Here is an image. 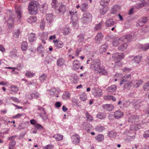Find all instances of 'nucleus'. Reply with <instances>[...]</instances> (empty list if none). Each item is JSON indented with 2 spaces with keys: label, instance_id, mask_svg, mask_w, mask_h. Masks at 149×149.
Segmentation results:
<instances>
[{
  "label": "nucleus",
  "instance_id": "obj_1",
  "mask_svg": "<svg viewBox=\"0 0 149 149\" xmlns=\"http://www.w3.org/2000/svg\"><path fill=\"white\" fill-rule=\"evenodd\" d=\"M15 12L17 15V18L18 20L20 19L21 18L22 14V8L20 6H18L16 7L15 8ZM16 16L15 17L13 15L11 16L9 18L8 20V27L9 29L12 28L14 24L13 18H16Z\"/></svg>",
  "mask_w": 149,
  "mask_h": 149
},
{
  "label": "nucleus",
  "instance_id": "obj_2",
  "mask_svg": "<svg viewBox=\"0 0 149 149\" xmlns=\"http://www.w3.org/2000/svg\"><path fill=\"white\" fill-rule=\"evenodd\" d=\"M38 3L37 1H32L29 6L28 9L29 12L31 15L36 14L38 10L37 5Z\"/></svg>",
  "mask_w": 149,
  "mask_h": 149
},
{
  "label": "nucleus",
  "instance_id": "obj_3",
  "mask_svg": "<svg viewBox=\"0 0 149 149\" xmlns=\"http://www.w3.org/2000/svg\"><path fill=\"white\" fill-rule=\"evenodd\" d=\"M77 12V11L74 12V11H69V12L71 16V18L73 25L74 26L77 27L76 28H77L78 26L77 21L78 20V18L75 13Z\"/></svg>",
  "mask_w": 149,
  "mask_h": 149
},
{
  "label": "nucleus",
  "instance_id": "obj_4",
  "mask_svg": "<svg viewBox=\"0 0 149 149\" xmlns=\"http://www.w3.org/2000/svg\"><path fill=\"white\" fill-rule=\"evenodd\" d=\"M91 17V15L89 13L83 14L81 18V21L84 24H86L89 21V19Z\"/></svg>",
  "mask_w": 149,
  "mask_h": 149
},
{
  "label": "nucleus",
  "instance_id": "obj_5",
  "mask_svg": "<svg viewBox=\"0 0 149 149\" xmlns=\"http://www.w3.org/2000/svg\"><path fill=\"white\" fill-rule=\"evenodd\" d=\"M100 63L99 60H92L91 62V68L95 70L99 69L100 67Z\"/></svg>",
  "mask_w": 149,
  "mask_h": 149
},
{
  "label": "nucleus",
  "instance_id": "obj_6",
  "mask_svg": "<svg viewBox=\"0 0 149 149\" xmlns=\"http://www.w3.org/2000/svg\"><path fill=\"white\" fill-rule=\"evenodd\" d=\"M112 58L116 61V62L120 61L124 57L123 53L121 54L119 53H116L112 55Z\"/></svg>",
  "mask_w": 149,
  "mask_h": 149
},
{
  "label": "nucleus",
  "instance_id": "obj_7",
  "mask_svg": "<svg viewBox=\"0 0 149 149\" xmlns=\"http://www.w3.org/2000/svg\"><path fill=\"white\" fill-rule=\"evenodd\" d=\"M16 137V136H13L8 138V140H10L9 145V149H14L15 146L16 142L13 139Z\"/></svg>",
  "mask_w": 149,
  "mask_h": 149
},
{
  "label": "nucleus",
  "instance_id": "obj_8",
  "mask_svg": "<svg viewBox=\"0 0 149 149\" xmlns=\"http://www.w3.org/2000/svg\"><path fill=\"white\" fill-rule=\"evenodd\" d=\"M132 38V36L129 34L122 36L120 38V40H122L123 43H127L131 41Z\"/></svg>",
  "mask_w": 149,
  "mask_h": 149
},
{
  "label": "nucleus",
  "instance_id": "obj_9",
  "mask_svg": "<svg viewBox=\"0 0 149 149\" xmlns=\"http://www.w3.org/2000/svg\"><path fill=\"white\" fill-rule=\"evenodd\" d=\"M92 93L94 96L97 97H99L102 95V91L99 88H95L92 90Z\"/></svg>",
  "mask_w": 149,
  "mask_h": 149
},
{
  "label": "nucleus",
  "instance_id": "obj_10",
  "mask_svg": "<svg viewBox=\"0 0 149 149\" xmlns=\"http://www.w3.org/2000/svg\"><path fill=\"white\" fill-rule=\"evenodd\" d=\"M104 37L103 35L101 32L98 33L95 38V42L99 44Z\"/></svg>",
  "mask_w": 149,
  "mask_h": 149
},
{
  "label": "nucleus",
  "instance_id": "obj_11",
  "mask_svg": "<svg viewBox=\"0 0 149 149\" xmlns=\"http://www.w3.org/2000/svg\"><path fill=\"white\" fill-rule=\"evenodd\" d=\"M131 76L130 74H128L124 75L120 81V85H122L124 84V83L129 81L131 79Z\"/></svg>",
  "mask_w": 149,
  "mask_h": 149
},
{
  "label": "nucleus",
  "instance_id": "obj_12",
  "mask_svg": "<svg viewBox=\"0 0 149 149\" xmlns=\"http://www.w3.org/2000/svg\"><path fill=\"white\" fill-rule=\"evenodd\" d=\"M48 93L51 95H54L57 97H58V94H59V91L57 89H56L55 88H53L51 89L50 90H48Z\"/></svg>",
  "mask_w": 149,
  "mask_h": 149
},
{
  "label": "nucleus",
  "instance_id": "obj_13",
  "mask_svg": "<svg viewBox=\"0 0 149 149\" xmlns=\"http://www.w3.org/2000/svg\"><path fill=\"white\" fill-rule=\"evenodd\" d=\"M148 20L147 17H141L138 21V25L141 26H143L146 23Z\"/></svg>",
  "mask_w": 149,
  "mask_h": 149
},
{
  "label": "nucleus",
  "instance_id": "obj_14",
  "mask_svg": "<svg viewBox=\"0 0 149 149\" xmlns=\"http://www.w3.org/2000/svg\"><path fill=\"white\" fill-rule=\"evenodd\" d=\"M82 126L83 129L86 130L88 132H89L90 130L91 129L92 125L86 122H84Z\"/></svg>",
  "mask_w": 149,
  "mask_h": 149
},
{
  "label": "nucleus",
  "instance_id": "obj_15",
  "mask_svg": "<svg viewBox=\"0 0 149 149\" xmlns=\"http://www.w3.org/2000/svg\"><path fill=\"white\" fill-rule=\"evenodd\" d=\"M72 142L75 144H78L80 142V136L78 135L75 134L73 135L72 137Z\"/></svg>",
  "mask_w": 149,
  "mask_h": 149
},
{
  "label": "nucleus",
  "instance_id": "obj_16",
  "mask_svg": "<svg viewBox=\"0 0 149 149\" xmlns=\"http://www.w3.org/2000/svg\"><path fill=\"white\" fill-rule=\"evenodd\" d=\"M116 24V22L113 21V19L110 18L108 19L106 22V26L108 27L113 26Z\"/></svg>",
  "mask_w": 149,
  "mask_h": 149
},
{
  "label": "nucleus",
  "instance_id": "obj_17",
  "mask_svg": "<svg viewBox=\"0 0 149 149\" xmlns=\"http://www.w3.org/2000/svg\"><path fill=\"white\" fill-rule=\"evenodd\" d=\"M55 18V16L52 14H49L46 15V20L48 23L50 24L53 21L54 19Z\"/></svg>",
  "mask_w": 149,
  "mask_h": 149
},
{
  "label": "nucleus",
  "instance_id": "obj_18",
  "mask_svg": "<svg viewBox=\"0 0 149 149\" xmlns=\"http://www.w3.org/2000/svg\"><path fill=\"white\" fill-rule=\"evenodd\" d=\"M103 108L105 110L110 111H112L114 109L113 106L111 104H105L102 105Z\"/></svg>",
  "mask_w": 149,
  "mask_h": 149
},
{
  "label": "nucleus",
  "instance_id": "obj_19",
  "mask_svg": "<svg viewBox=\"0 0 149 149\" xmlns=\"http://www.w3.org/2000/svg\"><path fill=\"white\" fill-rule=\"evenodd\" d=\"M120 10V7L118 5H116L112 7L111 13L116 14L117 12L119 11Z\"/></svg>",
  "mask_w": 149,
  "mask_h": 149
},
{
  "label": "nucleus",
  "instance_id": "obj_20",
  "mask_svg": "<svg viewBox=\"0 0 149 149\" xmlns=\"http://www.w3.org/2000/svg\"><path fill=\"white\" fill-rule=\"evenodd\" d=\"M123 115V113L120 110L116 111L114 113V117L116 119L121 118Z\"/></svg>",
  "mask_w": 149,
  "mask_h": 149
},
{
  "label": "nucleus",
  "instance_id": "obj_21",
  "mask_svg": "<svg viewBox=\"0 0 149 149\" xmlns=\"http://www.w3.org/2000/svg\"><path fill=\"white\" fill-rule=\"evenodd\" d=\"M65 62V61L63 58H60L57 60L56 64L58 66L61 67L64 64Z\"/></svg>",
  "mask_w": 149,
  "mask_h": 149
},
{
  "label": "nucleus",
  "instance_id": "obj_22",
  "mask_svg": "<svg viewBox=\"0 0 149 149\" xmlns=\"http://www.w3.org/2000/svg\"><path fill=\"white\" fill-rule=\"evenodd\" d=\"M28 39L30 42H33L36 39V35L34 33H31Z\"/></svg>",
  "mask_w": 149,
  "mask_h": 149
},
{
  "label": "nucleus",
  "instance_id": "obj_23",
  "mask_svg": "<svg viewBox=\"0 0 149 149\" xmlns=\"http://www.w3.org/2000/svg\"><path fill=\"white\" fill-rule=\"evenodd\" d=\"M122 43L123 44L119 46L118 48V50L120 51H124L125 50L128 46L127 43L123 42Z\"/></svg>",
  "mask_w": 149,
  "mask_h": 149
},
{
  "label": "nucleus",
  "instance_id": "obj_24",
  "mask_svg": "<svg viewBox=\"0 0 149 149\" xmlns=\"http://www.w3.org/2000/svg\"><path fill=\"white\" fill-rule=\"evenodd\" d=\"M66 10V6L63 4L61 5L58 10L59 12L61 14H63L65 12Z\"/></svg>",
  "mask_w": 149,
  "mask_h": 149
},
{
  "label": "nucleus",
  "instance_id": "obj_25",
  "mask_svg": "<svg viewBox=\"0 0 149 149\" xmlns=\"http://www.w3.org/2000/svg\"><path fill=\"white\" fill-rule=\"evenodd\" d=\"M123 42L122 40H120V38H117L115 40L113 41L112 44L113 46L116 47L118 46L119 44Z\"/></svg>",
  "mask_w": 149,
  "mask_h": 149
},
{
  "label": "nucleus",
  "instance_id": "obj_26",
  "mask_svg": "<svg viewBox=\"0 0 149 149\" xmlns=\"http://www.w3.org/2000/svg\"><path fill=\"white\" fill-rule=\"evenodd\" d=\"M142 57L141 55H138L136 56L132 60V61L135 63H139L141 61V59Z\"/></svg>",
  "mask_w": 149,
  "mask_h": 149
},
{
  "label": "nucleus",
  "instance_id": "obj_27",
  "mask_svg": "<svg viewBox=\"0 0 149 149\" xmlns=\"http://www.w3.org/2000/svg\"><path fill=\"white\" fill-rule=\"evenodd\" d=\"M80 63L78 61H74L73 63V69L75 70H77L79 68Z\"/></svg>",
  "mask_w": 149,
  "mask_h": 149
},
{
  "label": "nucleus",
  "instance_id": "obj_28",
  "mask_svg": "<svg viewBox=\"0 0 149 149\" xmlns=\"http://www.w3.org/2000/svg\"><path fill=\"white\" fill-rule=\"evenodd\" d=\"M123 84L124 85V89H129L132 86V83L131 81H127L125 83H124V84Z\"/></svg>",
  "mask_w": 149,
  "mask_h": 149
},
{
  "label": "nucleus",
  "instance_id": "obj_29",
  "mask_svg": "<svg viewBox=\"0 0 149 149\" xmlns=\"http://www.w3.org/2000/svg\"><path fill=\"white\" fill-rule=\"evenodd\" d=\"M107 45L106 44L102 45L99 49L100 52L102 53L105 52L107 50Z\"/></svg>",
  "mask_w": 149,
  "mask_h": 149
},
{
  "label": "nucleus",
  "instance_id": "obj_30",
  "mask_svg": "<svg viewBox=\"0 0 149 149\" xmlns=\"http://www.w3.org/2000/svg\"><path fill=\"white\" fill-rule=\"evenodd\" d=\"M117 86L115 85H112L109 87L107 89V91L109 92H113L116 90Z\"/></svg>",
  "mask_w": 149,
  "mask_h": 149
},
{
  "label": "nucleus",
  "instance_id": "obj_31",
  "mask_svg": "<svg viewBox=\"0 0 149 149\" xmlns=\"http://www.w3.org/2000/svg\"><path fill=\"white\" fill-rule=\"evenodd\" d=\"M143 81L141 79H140L137 80L134 84L133 86L134 88H138L143 83Z\"/></svg>",
  "mask_w": 149,
  "mask_h": 149
},
{
  "label": "nucleus",
  "instance_id": "obj_32",
  "mask_svg": "<svg viewBox=\"0 0 149 149\" xmlns=\"http://www.w3.org/2000/svg\"><path fill=\"white\" fill-rule=\"evenodd\" d=\"M98 72L100 74H102L107 75V72L105 70L104 68H103L100 67L99 69L97 70Z\"/></svg>",
  "mask_w": 149,
  "mask_h": 149
},
{
  "label": "nucleus",
  "instance_id": "obj_33",
  "mask_svg": "<svg viewBox=\"0 0 149 149\" xmlns=\"http://www.w3.org/2000/svg\"><path fill=\"white\" fill-rule=\"evenodd\" d=\"M37 20V18L36 17L32 16L30 17L28 19L27 21L29 23H31L35 22Z\"/></svg>",
  "mask_w": 149,
  "mask_h": 149
},
{
  "label": "nucleus",
  "instance_id": "obj_34",
  "mask_svg": "<svg viewBox=\"0 0 149 149\" xmlns=\"http://www.w3.org/2000/svg\"><path fill=\"white\" fill-rule=\"evenodd\" d=\"M80 8L82 11H85L88 8V5L85 3H82L80 6Z\"/></svg>",
  "mask_w": 149,
  "mask_h": 149
},
{
  "label": "nucleus",
  "instance_id": "obj_35",
  "mask_svg": "<svg viewBox=\"0 0 149 149\" xmlns=\"http://www.w3.org/2000/svg\"><path fill=\"white\" fill-rule=\"evenodd\" d=\"M143 89L145 91H149V81H148L143 84Z\"/></svg>",
  "mask_w": 149,
  "mask_h": 149
},
{
  "label": "nucleus",
  "instance_id": "obj_36",
  "mask_svg": "<svg viewBox=\"0 0 149 149\" xmlns=\"http://www.w3.org/2000/svg\"><path fill=\"white\" fill-rule=\"evenodd\" d=\"M146 4V2L143 1V2L139 3L137 4L136 5V8L138 9L144 6Z\"/></svg>",
  "mask_w": 149,
  "mask_h": 149
},
{
  "label": "nucleus",
  "instance_id": "obj_37",
  "mask_svg": "<svg viewBox=\"0 0 149 149\" xmlns=\"http://www.w3.org/2000/svg\"><path fill=\"white\" fill-rule=\"evenodd\" d=\"M37 51L38 53L40 54H43L45 52L44 49L41 45H40L38 47Z\"/></svg>",
  "mask_w": 149,
  "mask_h": 149
},
{
  "label": "nucleus",
  "instance_id": "obj_38",
  "mask_svg": "<svg viewBox=\"0 0 149 149\" xmlns=\"http://www.w3.org/2000/svg\"><path fill=\"white\" fill-rule=\"evenodd\" d=\"M97 117L101 119H104L106 117V114L103 113L99 112L97 115Z\"/></svg>",
  "mask_w": 149,
  "mask_h": 149
},
{
  "label": "nucleus",
  "instance_id": "obj_39",
  "mask_svg": "<svg viewBox=\"0 0 149 149\" xmlns=\"http://www.w3.org/2000/svg\"><path fill=\"white\" fill-rule=\"evenodd\" d=\"M102 22H101L99 24H96L94 28V29L95 30H98L101 29L102 25Z\"/></svg>",
  "mask_w": 149,
  "mask_h": 149
},
{
  "label": "nucleus",
  "instance_id": "obj_40",
  "mask_svg": "<svg viewBox=\"0 0 149 149\" xmlns=\"http://www.w3.org/2000/svg\"><path fill=\"white\" fill-rule=\"evenodd\" d=\"M85 115L87 120L91 121L92 120V116L87 111L85 112Z\"/></svg>",
  "mask_w": 149,
  "mask_h": 149
},
{
  "label": "nucleus",
  "instance_id": "obj_41",
  "mask_svg": "<svg viewBox=\"0 0 149 149\" xmlns=\"http://www.w3.org/2000/svg\"><path fill=\"white\" fill-rule=\"evenodd\" d=\"M27 43L26 41H24L22 43L21 47L22 50H25L27 47Z\"/></svg>",
  "mask_w": 149,
  "mask_h": 149
},
{
  "label": "nucleus",
  "instance_id": "obj_42",
  "mask_svg": "<svg viewBox=\"0 0 149 149\" xmlns=\"http://www.w3.org/2000/svg\"><path fill=\"white\" fill-rule=\"evenodd\" d=\"M53 137L55 138L57 141L61 140L63 138V136L59 134H56L53 136Z\"/></svg>",
  "mask_w": 149,
  "mask_h": 149
},
{
  "label": "nucleus",
  "instance_id": "obj_43",
  "mask_svg": "<svg viewBox=\"0 0 149 149\" xmlns=\"http://www.w3.org/2000/svg\"><path fill=\"white\" fill-rule=\"evenodd\" d=\"M109 1L110 0H101L100 3L101 5L104 6H106Z\"/></svg>",
  "mask_w": 149,
  "mask_h": 149
},
{
  "label": "nucleus",
  "instance_id": "obj_44",
  "mask_svg": "<svg viewBox=\"0 0 149 149\" xmlns=\"http://www.w3.org/2000/svg\"><path fill=\"white\" fill-rule=\"evenodd\" d=\"M96 139L98 141H102L104 139V136L102 134H99L96 136Z\"/></svg>",
  "mask_w": 149,
  "mask_h": 149
},
{
  "label": "nucleus",
  "instance_id": "obj_45",
  "mask_svg": "<svg viewBox=\"0 0 149 149\" xmlns=\"http://www.w3.org/2000/svg\"><path fill=\"white\" fill-rule=\"evenodd\" d=\"M40 115L44 120H46L47 118V116L45 113V110H44V112H42V113H40Z\"/></svg>",
  "mask_w": 149,
  "mask_h": 149
},
{
  "label": "nucleus",
  "instance_id": "obj_46",
  "mask_svg": "<svg viewBox=\"0 0 149 149\" xmlns=\"http://www.w3.org/2000/svg\"><path fill=\"white\" fill-rule=\"evenodd\" d=\"M48 33L47 32H43L41 36V38L43 40H46L47 38Z\"/></svg>",
  "mask_w": 149,
  "mask_h": 149
},
{
  "label": "nucleus",
  "instance_id": "obj_47",
  "mask_svg": "<svg viewBox=\"0 0 149 149\" xmlns=\"http://www.w3.org/2000/svg\"><path fill=\"white\" fill-rule=\"evenodd\" d=\"M141 48L143 50L145 51L147 50L149 48V44H146L143 45L141 47Z\"/></svg>",
  "mask_w": 149,
  "mask_h": 149
},
{
  "label": "nucleus",
  "instance_id": "obj_48",
  "mask_svg": "<svg viewBox=\"0 0 149 149\" xmlns=\"http://www.w3.org/2000/svg\"><path fill=\"white\" fill-rule=\"evenodd\" d=\"M26 76L28 77H33L34 74L31 71H27L25 74Z\"/></svg>",
  "mask_w": 149,
  "mask_h": 149
},
{
  "label": "nucleus",
  "instance_id": "obj_49",
  "mask_svg": "<svg viewBox=\"0 0 149 149\" xmlns=\"http://www.w3.org/2000/svg\"><path fill=\"white\" fill-rule=\"evenodd\" d=\"M20 32L19 30H16L13 33V36L15 38H17L19 35Z\"/></svg>",
  "mask_w": 149,
  "mask_h": 149
},
{
  "label": "nucleus",
  "instance_id": "obj_50",
  "mask_svg": "<svg viewBox=\"0 0 149 149\" xmlns=\"http://www.w3.org/2000/svg\"><path fill=\"white\" fill-rule=\"evenodd\" d=\"M55 46L58 49L61 48L63 46V42L61 41L59 42L58 43L56 44Z\"/></svg>",
  "mask_w": 149,
  "mask_h": 149
},
{
  "label": "nucleus",
  "instance_id": "obj_51",
  "mask_svg": "<svg viewBox=\"0 0 149 149\" xmlns=\"http://www.w3.org/2000/svg\"><path fill=\"white\" fill-rule=\"evenodd\" d=\"M47 77V75L45 74H43L39 77L40 80L41 81H43Z\"/></svg>",
  "mask_w": 149,
  "mask_h": 149
},
{
  "label": "nucleus",
  "instance_id": "obj_52",
  "mask_svg": "<svg viewBox=\"0 0 149 149\" xmlns=\"http://www.w3.org/2000/svg\"><path fill=\"white\" fill-rule=\"evenodd\" d=\"M9 100H11L14 102L16 103H19V101L18 99L15 97H10L8 98Z\"/></svg>",
  "mask_w": 149,
  "mask_h": 149
},
{
  "label": "nucleus",
  "instance_id": "obj_53",
  "mask_svg": "<svg viewBox=\"0 0 149 149\" xmlns=\"http://www.w3.org/2000/svg\"><path fill=\"white\" fill-rule=\"evenodd\" d=\"M77 39L78 42H81L84 41V38L82 35H80L77 36Z\"/></svg>",
  "mask_w": 149,
  "mask_h": 149
},
{
  "label": "nucleus",
  "instance_id": "obj_54",
  "mask_svg": "<svg viewBox=\"0 0 149 149\" xmlns=\"http://www.w3.org/2000/svg\"><path fill=\"white\" fill-rule=\"evenodd\" d=\"M10 88L11 91L14 92H17L18 90V87L16 86H11Z\"/></svg>",
  "mask_w": 149,
  "mask_h": 149
},
{
  "label": "nucleus",
  "instance_id": "obj_55",
  "mask_svg": "<svg viewBox=\"0 0 149 149\" xmlns=\"http://www.w3.org/2000/svg\"><path fill=\"white\" fill-rule=\"evenodd\" d=\"M133 126L134 127V129L136 131H137L141 128V126L139 124H134Z\"/></svg>",
  "mask_w": 149,
  "mask_h": 149
},
{
  "label": "nucleus",
  "instance_id": "obj_56",
  "mask_svg": "<svg viewBox=\"0 0 149 149\" xmlns=\"http://www.w3.org/2000/svg\"><path fill=\"white\" fill-rule=\"evenodd\" d=\"M53 148L54 146L53 145H48L43 147V149H52Z\"/></svg>",
  "mask_w": 149,
  "mask_h": 149
},
{
  "label": "nucleus",
  "instance_id": "obj_57",
  "mask_svg": "<svg viewBox=\"0 0 149 149\" xmlns=\"http://www.w3.org/2000/svg\"><path fill=\"white\" fill-rule=\"evenodd\" d=\"M122 70L124 72H125L126 73H127L129 72L130 71H131V70L130 68L124 67L123 69Z\"/></svg>",
  "mask_w": 149,
  "mask_h": 149
},
{
  "label": "nucleus",
  "instance_id": "obj_58",
  "mask_svg": "<svg viewBox=\"0 0 149 149\" xmlns=\"http://www.w3.org/2000/svg\"><path fill=\"white\" fill-rule=\"evenodd\" d=\"M82 49L81 48L77 49L75 51V55L76 56H78L80 52L81 51Z\"/></svg>",
  "mask_w": 149,
  "mask_h": 149
},
{
  "label": "nucleus",
  "instance_id": "obj_59",
  "mask_svg": "<svg viewBox=\"0 0 149 149\" xmlns=\"http://www.w3.org/2000/svg\"><path fill=\"white\" fill-rule=\"evenodd\" d=\"M72 80L74 83H76L78 81V77L77 75H75L72 77Z\"/></svg>",
  "mask_w": 149,
  "mask_h": 149
},
{
  "label": "nucleus",
  "instance_id": "obj_60",
  "mask_svg": "<svg viewBox=\"0 0 149 149\" xmlns=\"http://www.w3.org/2000/svg\"><path fill=\"white\" fill-rule=\"evenodd\" d=\"M138 116H137L132 115L130 118L129 120L130 121H131L132 122H135V119Z\"/></svg>",
  "mask_w": 149,
  "mask_h": 149
},
{
  "label": "nucleus",
  "instance_id": "obj_61",
  "mask_svg": "<svg viewBox=\"0 0 149 149\" xmlns=\"http://www.w3.org/2000/svg\"><path fill=\"white\" fill-rule=\"evenodd\" d=\"M143 136L145 138L149 137V130L145 131L144 133Z\"/></svg>",
  "mask_w": 149,
  "mask_h": 149
},
{
  "label": "nucleus",
  "instance_id": "obj_62",
  "mask_svg": "<svg viewBox=\"0 0 149 149\" xmlns=\"http://www.w3.org/2000/svg\"><path fill=\"white\" fill-rule=\"evenodd\" d=\"M57 0H52V7L56 8L57 6H56V2H57Z\"/></svg>",
  "mask_w": 149,
  "mask_h": 149
},
{
  "label": "nucleus",
  "instance_id": "obj_63",
  "mask_svg": "<svg viewBox=\"0 0 149 149\" xmlns=\"http://www.w3.org/2000/svg\"><path fill=\"white\" fill-rule=\"evenodd\" d=\"M31 97L32 98H37L39 97V94L37 93H32L31 95Z\"/></svg>",
  "mask_w": 149,
  "mask_h": 149
},
{
  "label": "nucleus",
  "instance_id": "obj_64",
  "mask_svg": "<svg viewBox=\"0 0 149 149\" xmlns=\"http://www.w3.org/2000/svg\"><path fill=\"white\" fill-rule=\"evenodd\" d=\"M36 129L37 130H41L43 129V127L42 126L38 124H36L35 125Z\"/></svg>",
  "mask_w": 149,
  "mask_h": 149
}]
</instances>
